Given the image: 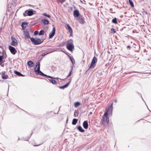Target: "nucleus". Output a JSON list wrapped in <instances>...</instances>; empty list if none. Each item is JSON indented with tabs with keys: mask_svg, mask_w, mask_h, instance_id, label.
I'll return each mask as SVG.
<instances>
[{
	"mask_svg": "<svg viewBox=\"0 0 151 151\" xmlns=\"http://www.w3.org/2000/svg\"><path fill=\"white\" fill-rule=\"evenodd\" d=\"M127 48L130 49L131 48V46L129 45L127 47Z\"/></svg>",
	"mask_w": 151,
	"mask_h": 151,
	"instance_id": "c9c22d12",
	"label": "nucleus"
},
{
	"mask_svg": "<svg viewBox=\"0 0 151 151\" xmlns=\"http://www.w3.org/2000/svg\"><path fill=\"white\" fill-rule=\"evenodd\" d=\"M14 73L16 75L19 76H25L22 74L20 73L16 70L14 71Z\"/></svg>",
	"mask_w": 151,
	"mask_h": 151,
	"instance_id": "a211bd4d",
	"label": "nucleus"
},
{
	"mask_svg": "<svg viewBox=\"0 0 151 151\" xmlns=\"http://www.w3.org/2000/svg\"><path fill=\"white\" fill-rule=\"evenodd\" d=\"M70 81L67 83L65 85L62 86H59V88H60L63 89H64L65 88H66L68 86V85L70 84Z\"/></svg>",
	"mask_w": 151,
	"mask_h": 151,
	"instance_id": "f3484780",
	"label": "nucleus"
},
{
	"mask_svg": "<svg viewBox=\"0 0 151 151\" xmlns=\"http://www.w3.org/2000/svg\"><path fill=\"white\" fill-rule=\"evenodd\" d=\"M72 68H71V70L70 71V72H69V75L68 76H67V78H67L69 76H70L71 75V72H72Z\"/></svg>",
	"mask_w": 151,
	"mask_h": 151,
	"instance_id": "473e14b6",
	"label": "nucleus"
},
{
	"mask_svg": "<svg viewBox=\"0 0 151 151\" xmlns=\"http://www.w3.org/2000/svg\"><path fill=\"white\" fill-rule=\"evenodd\" d=\"M70 59L72 63L74 64H75V61L74 58L72 57H70Z\"/></svg>",
	"mask_w": 151,
	"mask_h": 151,
	"instance_id": "cd10ccee",
	"label": "nucleus"
},
{
	"mask_svg": "<svg viewBox=\"0 0 151 151\" xmlns=\"http://www.w3.org/2000/svg\"><path fill=\"white\" fill-rule=\"evenodd\" d=\"M97 61V59L95 57H94L91 62L90 66L88 70L90 68H93L96 65V63Z\"/></svg>",
	"mask_w": 151,
	"mask_h": 151,
	"instance_id": "39448f33",
	"label": "nucleus"
},
{
	"mask_svg": "<svg viewBox=\"0 0 151 151\" xmlns=\"http://www.w3.org/2000/svg\"><path fill=\"white\" fill-rule=\"evenodd\" d=\"M78 121V119H74L72 121V124L75 125L76 124Z\"/></svg>",
	"mask_w": 151,
	"mask_h": 151,
	"instance_id": "5701e85b",
	"label": "nucleus"
},
{
	"mask_svg": "<svg viewBox=\"0 0 151 151\" xmlns=\"http://www.w3.org/2000/svg\"><path fill=\"white\" fill-rule=\"evenodd\" d=\"M37 65H36V67L35 68V72H37V74L40 75L46 76L47 78H55L58 79L60 80H61V79L58 78H53L51 76L47 75L46 74H44L40 70V63H37Z\"/></svg>",
	"mask_w": 151,
	"mask_h": 151,
	"instance_id": "f03ea898",
	"label": "nucleus"
},
{
	"mask_svg": "<svg viewBox=\"0 0 151 151\" xmlns=\"http://www.w3.org/2000/svg\"><path fill=\"white\" fill-rule=\"evenodd\" d=\"M79 13L77 9L75 10L73 12V15L75 17H78L79 16Z\"/></svg>",
	"mask_w": 151,
	"mask_h": 151,
	"instance_id": "2eb2a0df",
	"label": "nucleus"
},
{
	"mask_svg": "<svg viewBox=\"0 0 151 151\" xmlns=\"http://www.w3.org/2000/svg\"><path fill=\"white\" fill-rule=\"evenodd\" d=\"M24 37L25 38V39H29V38H30V37L29 35V32L27 31H24Z\"/></svg>",
	"mask_w": 151,
	"mask_h": 151,
	"instance_id": "4468645a",
	"label": "nucleus"
},
{
	"mask_svg": "<svg viewBox=\"0 0 151 151\" xmlns=\"http://www.w3.org/2000/svg\"><path fill=\"white\" fill-rule=\"evenodd\" d=\"M47 54V53L45 54V53H44V55H46Z\"/></svg>",
	"mask_w": 151,
	"mask_h": 151,
	"instance_id": "4c0bfd02",
	"label": "nucleus"
},
{
	"mask_svg": "<svg viewBox=\"0 0 151 151\" xmlns=\"http://www.w3.org/2000/svg\"><path fill=\"white\" fill-rule=\"evenodd\" d=\"M80 104L79 102H76L75 103L74 106L75 107H76L77 106H78Z\"/></svg>",
	"mask_w": 151,
	"mask_h": 151,
	"instance_id": "c85d7f7f",
	"label": "nucleus"
},
{
	"mask_svg": "<svg viewBox=\"0 0 151 151\" xmlns=\"http://www.w3.org/2000/svg\"><path fill=\"white\" fill-rule=\"evenodd\" d=\"M4 52H3V55H4ZM7 57V55L5 53V55H3L2 56L0 55V65H1L4 63V61L3 60V58L4 57L5 58H6Z\"/></svg>",
	"mask_w": 151,
	"mask_h": 151,
	"instance_id": "f8f14e48",
	"label": "nucleus"
},
{
	"mask_svg": "<svg viewBox=\"0 0 151 151\" xmlns=\"http://www.w3.org/2000/svg\"><path fill=\"white\" fill-rule=\"evenodd\" d=\"M113 103L112 102L110 105L108 106V108L106 109V111L104 113L101 122V124L102 125H104L105 122L107 124L109 123V120L108 114L109 115H111L112 114Z\"/></svg>",
	"mask_w": 151,
	"mask_h": 151,
	"instance_id": "f257e3e1",
	"label": "nucleus"
},
{
	"mask_svg": "<svg viewBox=\"0 0 151 151\" xmlns=\"http://www.w3.org/2000/svg\"><path fill=\"white\" fill-rule=\"evenodd\" d=\"M117 102V99H115V100H114V102L116 103Z\"/></svg>",
	"mask_w": 151,
	"mask_h": 151,
	"instance_id": "e433bc0d",
	"label": "nucleus"
},
{
	"mask_svg": "<svg viewBox=\"0 0 151 151\" xmlns=\"http://www.w3.org/2000/svg\"><path fill=\"white\" fill-rule=\"evenodd\" d=\"M111 31H113L114 33H115V32H116L115 31L114 29V28H112L111 29Z\"/></svg>",
	"mask_w": 151,
	"mask_h": 151,
	"instance_id": "f704fd0d",
	"label": "nucleus"
},
{
	"mask_svg": "<svg viewBox=\"0 0 151 151\" xmlns=\"http://www.w3.org/2000/svg\"><path fill=\"white\" fill-rule=\"evenodd\" d=\"M53 78H51L50 79H48V80L49 81L52 83L53 84H56L57 83V82L54 80L52 79Z\"/></svg>",
	"mask_w": 151,
	"mask_h": 151,
	"instance_id": "aec40b11",
	"label": "nucleus"
},
{
	"mask_svg": "<svg viewBox=\"0 0 151 151\" xmlns=\"http://www.w3.org/2000/svg\"><path fill=\"white\" fill-rule=\"evenodd\" d=\"M27 25V22H23L21 25V26L23 29H24L26 27Z\"/></svg>",
	"mask_w": 151,
	"mask_h": 151,
	"instance_id": "dca6fc26",
	"label": "nucleus"
},
{
	"mask_svg": "<svg viewBox=\"0 0 151 151\" xmlns=\"http://www.w3.org/2000/svg\"><path fill=\"white\" fill-rule=\"evenodd\" d=\"M11 39L12 40L11 45L14 46H16L17 45V41L16 39L13 37H11Z\"/></svg>",
	"mask_w": 151,
	"mask_h": 151,
	"instance_id": "6e6552de",
	"label": "nucleus"
},
{
	"mask_svg": "<svg viewBox=\"0 0 151 151\" xmlns=\"http://www.w3.org/2000/svg\"><path fill=\"white\" fill-rule=\"evenodd\" d=\"M117 19L116 18H114V19H112V23L114 24H117Z\"/></svg>",
	"mask_w": 151,
	"mask_h": 151,
	"instance_id": "393cba45",
	"label": "nucleus"
},
{
	"mask_svg": "<svg viewBox=\"0 0 151 151\" xmlns=\"http://www.w3.org/2000/svg\"><path fill=\"white\" fill-rule=\"evenodd\" d=\"M9 49L11 53L13 55H15L17 52V50L15 48L12 46H9Z\"/></svg>",
	"mask_w": 151,
	"mask_h": 151,
	"instance_id": "1a4fd4ad",
	"label": "nucleus"
},
{
	"mask_svg": "<svg viewBox=\"0 0 151 151\" xmlns=\"http://www.w3.org/2000/svg\"><path fill=\"white\" fill-rule=\"evenodd\" d=\"M34 146H37V145H34Z\"/></svg>",
	"mask_w": 151,
	"mask_h": 151,
	"instance_id": "ea45409f",
	"label": "nucleus"
},
{
	"mask_svg": "<svg viewBox=\"0 0 151 151\" xmlns=\"http://www.w3.org/2000/svg\"><path fill=\"white\" fill-rule=\"evenodd\" d=\"M55 27H53L52 28V31L49 34V38H51L54 36L55 34Z\"/></svg>",
	"mask_w": 151,
	"mask_h": 151,
	"instance_id": "9b49d317",
	"label": "nucleus"
},
{
	"mask_svg": "<svg viewBox=\"0 0 151 151\" xmlns=\"http://www.w3.org/2000/svg\"><path fill=\"white\" fill-rule=\"evenodd\" d=\"M73 42V41L71 40H70L67 41L69 43L67 46V48L71 52L73 51V49H74V46Z\"/></svg>",
	"mask_w": 151,
	"mask_h": 151,
	"instance_id": "7ed1b4c3",
	"label": "nucleus"
},
{
	"mask_svg": "<svg viewBox=\"0 0 151 151\" xmlns=\"http://www.w3.org/2000/svg\"><path fill=\"white\" fill-rule=\"evenodd\" d=\"M78 129L80 132H85V130L82 128V127L80 126H79L78 127H77Z\"/></svg>",
	"mask_w": 151,
	"mask_h": 151,
	"instance_id": "412c9836",
	"label": "nucleus"
},
{
	"mask_svg": "<svg viewBox=\"0 0 151 151\" xmlns=\"http://www.w3.org/2000/svg\"><path fill=\"white\" fill-rule=\"evenodd\" d=\"M83 125L84 129H87L88 127V121L87 120L85 121L83 123Z\"/></svg>",
	"mask_w": 151,
	"mask_h": 151,
	"instance_id": "ddd939ff",
	"label": "nucleus"
},
{
	"mask_svg": "<svg viewBox=\"0 0 151 151\" xmlns=\"http://www.w3.org/2000/svg\"><path fill=\"white\" fill-rule=\"evenodd\" d=\"M129 2L130 5L132 7L134 6V4L131 0H129Z\"/></svg>",
	"mask_w": 151,
	"mask_h": 151,
	"instance_id": "a878e982",
	"label": "nucleus"
},
{
	"mask_svg": "<svg viewBox=\"0 0 151 151\" xmlns=\"http://www.w3.org/2000/svg\"><path fill=\"white\" fill-rule=\"evenodd\" d=\"M66 25L67 26L68 28L70 30L69 31V32L70 33H72L73 32V30L71 27L68 24H67Z\"/></svg>",
	"mask_w": 151,
	"mask_h": 151,
	"instance_id": "b1692460",
	"label": "nucleus"
},
{
	"mask_svg": "<svg viewBox=\"0 0 151 151\" xmlns=\"http://www.w3.org/2000/svg\"><path fill=\"white\" fill-rule=\"evenodd\" d=\"M41 22L44 25H46L48 24L49 21L45 19H43L42 20Z\"/></svg>",
	"mask_w": 151,
	"mask_h": 151,
	"instance_id": "6ab92c4d",
	"label": "nucleus"
},
{
	"mask_svg": "<svg viewBox=\"0 0 151 151\" xmlns=\"http://www.w3.org/2000/svg\"><path fill=\"white\" fill-rule=\"evenodd\" d=\"M43 15L49 18H50V15L48 14H47L46 13H44L42 14Z\"/></svg>",
	"mask_w": 151,
	"mask_h": 151,
	"instance_id": "c756f323",
	"label": "nucleus"
},
{
	"mask_svg": "<svg viewBox=\"0 0 151 151\" xmlns=\"http://www.w3.org/2000/svg\"><path fill=\"white\" fill-rule=\"evenodd\" d=\"M65 0H57L58 2H60L61 4L65 1Z\"/></svg>",
	"mask_w": 151,
	"mask_h": 151,
	"instance_id": "7c9ffc66",
	"label": "nucleus"
},
{
	"mask_svg": "<svg viewBox=\"0 0 151 151\" xmlns=\"http://www.w3.org/2000/svg\"><path fill=\"white\" fill-rule=\"evenodd\" d=\"M6 72L3 71L0 73V75L1 76L2 78L3 79H6L9 78V76L8 75L6 74Z\"/></svg>",
	"mask_w": 151,
	"mask_h": 151,
	"instance_id": "0eeeda50",
	"label": "nucleus"
},
{
	"mask_svg": "<svg viewBox=\"0 0 151 151\" xmlns=\"http://www.w3.org/2000/svg\"><path fill=\"white\" fill-rule=\"evenodd\" d=\"M78 116V112H75L74 114V116L75 117H77Z\"/></svg>",
	"mask_w": 151,
	"mask_h": 151,
	"instance_id": "2f4dec72",
	"label": "nucleus"
},
{
	"mask_svg": "<svg viewBox=\"0 0 151 151\" xmlns=\"http://www.w3.org/2000/svg\"><path fill=\"white\" fill-rule=\"evenodd\" d=\"M31 42L35 45H38L41 44L42 41H41V40L37 38H30Z\"/></svg>",
	"mask_w": 151,
	"mask_h": 151,
	"instance_id": "20e7f679",
	"label": "nucleus"
},
{
	"mask_svg": "<svg viewBox=\"0 0 151 151\" xmlns=\"http://www.w3.org/2000/svg\"><path fill=\"white\" fill-rule=\"evenodd\" d=\"M44 33H45L44 31L43 30H41L40 31V32L39 33V35H44Z\"/></svg>",
	"mask_w": 151,
	"mask_h": 151,
	"instance_id": "bb28decb",
	"label": "nucleus"
},
{
	"mask_svg": "<svg viewBox=\"0 0 151 151\" xmlns=\"http://www.w3.org/2000/svg\"><path fill=\"white\" fill-rule=\"evenodd\" d=\"M27 64L30 67H33L34 65L33 63L31 61H29L27 63Z\"/></svg>",
	"mask_w": 151,
	"mask_h": 151,
	"instance_id": "4be33fe9",
	"label": "nucleus"
},
{
	"mask_svg": "<svg viewBox=\"0 0 151 151\" xmlns=\"http://www.w3.org/2000/svg\"><path fill=\"white\" fill-rule=\"evenodd\" d=\"M38 33V31H35L34 32V35H36Z\"/></svg>",
	"mask_w": 151,
	"mask_h": 151,
	"instance_id": "72a5a7b5",
	"label": "nucleus"
},
{
	"mask_svg": "<svg viewBox=\"0 0 151 151\" xmlns=\"http://www.w3.org/2000/svg\"><path fill=\"white\" fill-rule=\"evenodd\" d=\"M78 21L80 23L82 24H83L85 22L84 18L82 16H80L79 17Z\"/></svg>",
	"mask_w": 151,
	"mask_h": 151,
	"instance_id": "9d476101",
	"label": "nucleus"
},
{
	"mask_svg": "<svg viewBox=\"0 0 151 151\" xmlns=\"http://www.w3.org/2000/svg\"><path fill=\"white\" fill-rule=\"evenodd\" d=\"M92 112H90V114H92Z\"/></svg>",
	"mask_w": 151,
	"mask_h": 151,
	"instance_id": "58836bf2",
	"label": "nucleus"
},
{
	"mask_svg": "<svg viewBox=\"0 0 151 151\" xmlns=\"http://www.w3.org/2000/svg\"><path fill=\"white\" fill-rule=\"evenodd\" d=\"M33 14V10H27L26 11L25 13H24L23 14L24 16H26L27 15L29 16H31Z\"/></svg>",
	"mask_w": 151,
	"mask_h": 151,
	"instance_id": "423d86ee",
	"label": "nucleus"
}]
</instances>
